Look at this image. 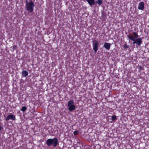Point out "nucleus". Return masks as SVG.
<instances>
[{
	"label": "nucleus",
	"mask_w": 149,
	"mask_h": 149,
	"mask_svg": "<svg viewBox=\"0 0 149 149\" xmlns=\"http://www.w3.org/2000/svg\"><path fill=\"white\" fill-rule=\"evenodd\" d=\"M127 37L133 41V44H136V45L140 46L142 43V39L141 38H138L135 39L134 36L131 34L127 35Z\"/></svg>",
	"instance_id": "1"
},
{
	"label": "nucleus",
	"mask_w": 149,
	"mask_h": 149,
	"mask_svg": "<svg viewBox=\"0 0 149 149\" xmlns=\"http://www.w3.org/2000/svg\"><path fill=\"white\" fill-rule=\"evenodd\" d=\"M46 143L48 146L52 145L53 147H55L57 146L58 143V140L56 137L53 139H49L47 140Z\"/></svg>",
	"instance_id": "2"
},
{
	"label": "nucleus",
	"mask_w": 149,
	"mask_h": 149,
	"mask_svg": "<svg viewBox=\"0 0 149 149\" xmlns=\"http://www.w3.org/2000/svg\"><path fill=\"white\" fill-rule=\"evenodd\" d=\"M74 102L73 100H70L68 103V109L70 111H72L75 109V106L74 105Z\"/></svg>",
	"instance_id": "3"
},
{
	"label": "nucleus",
	"mask_w": 149,
	"mask_h": 149,
	"mask_svg": "<svg viewBox=\"0 0 149 149\" xmlns=\"http://www.w3.org/2000/svg\"><path fill=\"white\" fill-rule=\"evenodd\" d=\"M35 6L34 3L31 1L28 4H27L26 6L27 10L29 12L31 13L33 11V8Z\"/></svg>",
	"instance_id": "4"
},
{
	"label": "nucleus",
	"mask_w": 149,
	"mask_h": 149,
	"mask_svg": "<svg viewBox=\"0 0 149 149\" xmlns=\"http://www.w3.org/2000/svg\"><path fill=\"white\" fill-rule=\"evenodd\" d=\"M98 43H99L97 41H95V42L93 44V49L95 53H96L98 50Z\"/></svg>",
	"instance_id": "5"
},
{
	"label": "nucleus",
	"mask_w": 149,
	"mask_h": 149,
	"mask_svg": "<svg viewBox=\"0 0 149 149\" xmlns=\"http://www.w3.org/2000/svg\"><path fill=\"white\" fill-rule=\"evenodd\" d=\"M11 119L13 120H15L16 119V118L14 115L13 114L8 115L7 117L5 120L6 121H8Z\"/></svg>",
	"instance_id": "6"
},
{
	"label": "nucleus",
	"mask_w": 149,
	"mask_h": 149,
	"mask_svg": "<svg viewBox=\"0 0 149 149\" xmlns=\"http://www.w3.org/2000/svg\"><path fill=\"white\" fill-rule=\"evenodd\" d=\"M139 10H143L144 8V3L143 1L141 2L138 4V7Z\"/></svg>",
	"instance_id": "7"
},
{
	"label": "nucleus",
	"mask_w": 149,
	"mask_h": 149,
	"mask_svg": "<svg viewBox=\"0 0 149 149\" xmlns=\"http://www.w3.org/2000/svg\"><path fill=\"white\" fill-rule=\"evenodd\" d=\"M111 46V43L105 42L104 45L103 47L107 50H109Z\"/></svg>",
	"instance_id": "8"
},
{
	"label": "nucleus",
	"mask_w": 149,
	"mask_h": 149,
	"mask_svg": "<svg viewBox=\"0 0 149 149\" xmlns=\"http://www.w3.org/2000/svg\"><path fill=\"white\" fill-rule=\"evenodd\" d=\"M87 1L88 3L90 5L92 6V5L94 4L95 2L94 0H86Z\"/></svg>",
	"instance_id": "9"
},
{
	"label": "nucleus",
	"mask_w": 149,
	"mask_h": 149,
	"mask_svg": "<svg viewBox=\"0 0 149 149\" xmlns=\"http://www.w3.org/2000/svg\"><path fill=\"white\" fill-rule=\"evenodd\" d=\"M28 74V72L24 70L22 72V75L24 77H26Z\"/></svg>",
	"instance_id": "10"
},
{
	"label": "nucleus",
	"mask_w": 149,
	"mask_h": 149,
	"mask_svg": "<svg viewBox=\"0 0 149 149\" xmlns=\"http://www.w3.org/2000/svg\"><path fill=\"white\" fill-rule=\"evenodd\" d=\"M123 48L124 50H126L127 48L129 47V46L127 45V43L125 42V44L123 45Z\"/></svg>",
	"instance_id": "11"
},
{
	"label": "nucleus",
	"mask_w": 149,
	"mask_h": 149,
	"mask_svg": "<svg viewBox=\"0 0 149 149\" xmlns=\"http://www.w3.org/2000/svg\"><path fill=\"white\" fill-rule=\"evenodd\" d=\"M96 2L97 3L99 6H100L102 3V0H97L96 1Z\"/></svg>",
	"instance_id": "12"
},
{
	"label": "nucleus",
	"mask_w": 149,
	"mask_h": 149,
	"mask_svg": "<svg viewBox=\"0 0 149 149\" xmlns=\"http://www.w3.org/2000/svg\"><path fill=\"white\" fill-rule=\"evenodd\" d=\"M27 109V107L25 106L23 107L21 109V110L23 111H25Z\"/></svg>",
	"instance_id": "13"
},
{
	"label": "nucleus",
	"mask_w": 149,
	"mask_h": 149,
	"mask_svg": "<svg viewBox=\"0 0 149 149\" xmlns=\"http://www.w3.org/2000/svg\"><path fill=\"white\" fill-rule=\"evenodd\" d=\"M111 118L112 121H114L116 119V116L115 115H113L111 116Z\"/></svg>",
	"instance_id": "14"
},
{
	"label": "nucleus",
	"mask_w": 149,
	"mask_h": 149,
	"mask_svg": "<svg viewBox=\"0 0 149 149\" xmlns=\"http://www.w3.org/2000/svg\"><path fill=\"white\" fill-rule=\"evenodd\" d=\"M133 34L134 35V37L135 38H137L138 37V35L135 32H133Z\"/></svg>",
	"instance_id": "15"
},
{
	"label": "nucleus",
	"mask_w": 149,
	"mask_h": 149,
	"mask_svg": "<svg viewBox=\"0 0 149 149\" xmlns=\"http://www.w3.org/2000/svg\"><path fill=\"white\" fill-rule=\"evenodd\" d=\"M79 133L78 131H76L74 132L73 134L74 135H77Z\"/></svg>",
	"instance_id": "16"
},
{
	"label": "nucleus",
	"mask_w": 149,
	"mask_h": 149,
	"mask_svg": "<svg viewBox=\"0 0 149 149\" xmlns=\"http://www.w3.org/2000/svg\"><path fill=\"white\" fill-rule=\"evenodd\" d=\"M17 48V46L15 45L13 46V50H15Z\"/></svg>",
	"instance_id": "17"
},
{
	"label": "nucleus",
	"mask_w": 149,
	"mask_h": 149,
	"mask_svg": "<svg viewBox=\"0 0 149 149\" xmlns=\"http://www.w3.org/2000/svg\"><path fill=\"white\" fill-rule=\"evenodd\" d=\"M26 5H27V4H28V3H28L27 2V0H26Z\"/></svg>",
	"instance_id": "18"
},
{
	"label": "nucleus",
	"mask_w": 149,
	"mask_h": 149,
	"mask_svg": "<svg viewBox=\"0 0 149 149\" xmlns=\"http://www.w3.org/2000/svg\"><path fill=\"white\" fill-rule=\"evenodd\" d=\"M141 66H140V69H141Z\"/></svg>",
	"instance_id": "19"
},
{
	"label": "nucleus",
	"mask_w": 149,
	"mask_h": 149,
	"mask_svg": "<svg viewBox=\"0 0 149 149\" xmlns=\"http://www.w3.org/2000/svg\"><path fill=\"white\" fill-rule=\"evenodd\" d=\"M148 21L149 22V19H148Z\"/></svg>",
	"instance_id": "20"
}]
</instances>
